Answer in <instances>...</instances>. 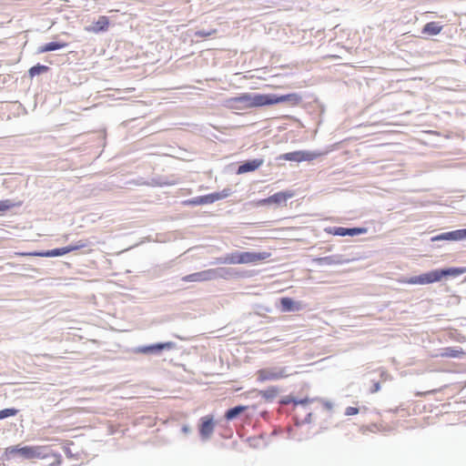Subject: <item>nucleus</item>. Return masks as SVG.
Masks as SVG:
<instances>
[{"label": "nucleus", "instance_id": "nucleus-1", "mask_svg": "<svg viewBox=\"0 0 466 466\" xmlns=\"http://www.w3.org/2000/svg\"><path fill=\"white\" fill-rule=\"evenodd\" d=\"M300 102L301 96L297 93H290L287 95L242 93L239 96L231 97L228 100L229 107L239 110L271 106L279 103L296 106Z\"/></svg>", "mask_w": 466, "mask_h": 466}, {"label": "nucleus", "instance_id": "nucleus-2", "mask_svg": "<svg viewBox=\"0 0 466 466\" xmlns=\"http://www.w3.org/2000/svg\"><path fill=\"white\" fill-rule=\"evenodd\" d=\"M270 256L268 252L235 251L223 258L225 264H251L267 259Z\"/></svg>", "mask_w": 466, "mask_h": 466}, {"label": "nucleus", "instance_id": "nucleus-3", "mask_svg": "<svg viewBox=\"0 0 466 466\" xmlns=\"http://www.w3.org/2000/svg\"><path fill=\"white\" fill-rule=\"evenodd\" d=\"M6 456L11 459L15 456H20L24 459H33V458H40L41 457V448L40 447H32V446H10L5 450Z\"/></svg>", "mask_w": 466, "mask_h": 466}, {"label": "nucleus", "instance_id": "nucleus-4", "mask_svg": "<svg viewBox=\"0 0 466 466\" xmlns=\"http://www.w3.org/2000/svg\"><path fill=\"white\" fill-rule=\"evenodd\" d=\"M321 152L298 150L279 155L277 159L292 162L311 161L321 156Z\"/></svg>", "mask_w": 466, "mask_h": 466}, {"label": "nucleus", "instance_id": "nucleus-5", "mask_svg": "<svg viewBox=\"0 0 466 466\" xmlns=\"http://www.w3.org/2000/svg\"><path fill=\"white\" fill-rule=\"evenodd\" d=\"M174 347L175 343L172 341L157 342L147 346H138L134 349V352L145 355H159L163 350H169Z\"/></svg>", "mask_w": 466, "mask_h": 466}, {"label": "nucleus", "instance_id": "nucleus-6", "mask_svg": "<svg viewBox=\"0 0 466 466\" xmlns=\"http://www.w3.org/2000/svg\"><path fill=\"white\" fill-rule=\"evenodd\" d=\"M289 376L288 370L285 367L261 369L258 371V380H278Z\"/></svg>", "mask_w": 466, "mask_h": 466}, {"label": "nucleus", "instance_id": "nucleus-7", "mask_svg": "<svg viewBox=\"0 0 466 466\" xmlns=\"http://www.w3.org/2000/svg\"><path fill=\"white\" fill-rule=\"evenodd\" d=\"M436 269L405 279L402 282L410 285H427L438 282Z\"/></svg>", "mask_w": 466, "mask_h": 466}, {"label": "nucleus", "instance_id": "nucleus-8", "mask_svg": "<svg viewBox=\"0 0 466 466\" xmlns=\"http://www.w3.org/2000/svg\"><path fill=\"white\" fill-rule=\"evenodd\" d=\"M466 239V228L442 232L431 237V241H461Z\"/></svg>", "mask_w": 466, "mask_h": 466}, {"label": "nucleus", "instance_id": "nucleus-9", "mask_svg": "<svg viewBox=\"0 0 466 466\" xmlns=\"http://www.w3.org/2000/svg\"><path fill=\"white\" fill-rule=\"evenodd\" d=\"M294 193L291 191H279L267 198L258 201L259 206H267L271 204L280 205L286 203L289 198H291Z\"/></svg>", "mask_w": 466, "mask_h": 466}, {"label": "nucleus", "instance_id": "nucleus-10", "mask_svg": "<svg viewBox=\"0 0 466 466\" xmlns=\"http://www.w3.org/2000/svg\"><path fill=\"white\" fill-rule=\"evenodd\" d=\"M329 232L333 234L334 236L354 237V236H358V235L366 233L367 228H360V227H354V228L333 227V228H329Z\"/></svg>", "mask_w": 466, "mask_h": 466}, {"label": "nucleus", "instance_id": "nucleus-11", "mask_svg": "<svg viewBox=\"0 0 466 466\" xmlns=\"http://www.w3.org/2000/svg\"><path fill=\"white\" fill-rule=\"evenodd\" d=\"M109 27V18L106 15H100L97 21L92 25L86 26L85 30L94 34H100L106 32Z\"/></svg>", "mask_w": 466, "mask_h": 466}, {"label": "nucleus", "instance_id": "nucleus-12", "mask_svg": "<svg viewBox=\"0 0 466 466\" xmlns=\"http://www.w3.org/2000/svg\"><path fill=\"white\" fill-rule=\"evenodd\" d=\"M264 160L262 158L248 159L238 165L236 173L238 175L252 172L262 166Z\"/></svg>", "mask_w": 466, "mask_h": 466}, {"label": "nucleus", "instance_id": "nucleus-13", "mask_svg": "<svg viewBox=\"0 0 466 466\" xmlns=\"http://www.w3.org/2000/svg\"><path fill=\"white\" fill-rule=\"evenodd\" d=\"M314 261L319 266H332V265H341L349 260L344 259L341 255H331L327 257H320L314 259Z\"/></svg>", "mask_w": 466, "mask_h": 466}, {"label": "nucleus", "instance_id": "nucleus-14", "mask_svg": "<svg viewBox=\"0 0 466 466\" xmlns=\"http://www.w3.org/2000/svg\"><path fill=\"white\" fill-rule=\"evenodd\" d=\"M20 256H33V257H43V258H53V257H60L64 256V248H56L49 250L43 251H33V252H22L18 253Z\"/></svg>", "mask_w": 466, "mask_h": 466}, {"label": "nucleus", "instance_id": "nucleus-15", "mask_svg": "<svg viewBox=\"0 0 466 466\" xmlns=\"http://www.w3.org/2000/svg\"><path fill=\"white\" fill-rule=\"evenodd\" d=\"M466 272V268H437L436 273L438 277V280L441 281L443 278L452 277L456 278L461 274Z\"/></svg>", "mask_w": 466, "mask_h": 466}, {"label": "nucleus", "instance_id": "nucleus-16", "mask_svg": "<svg viewBox=\"0 0 466 466\" xmlns=\"http://www.w3.org/2000/svg\"><path fill=\"white\" fill-rule=\"evenodd\" d=\"M279 306L282 312H296L301 309V304L289 297L279 299Z\"/></svg>", "mask_w": 466, "mask_h": 466}, {"label": "nucleus", "instance_id": "nucleus-17", "mask_svg": "<svg viewBox=\"0 0 466 466\" xmlns=\"http://www.w3.org/2000/svg\"><path fill=\"white\" fill-rule=\"evenodd\" d=\"M279 393V389L276 386H271L265 390H253L250 391V394L255 395L256 397L261 396L266 401L270 402L278 396Z\"/></svg>", "mask_w": 466, "mask_h": 466}, {"label": "nucleus", "instance_id": "nucleus-18", "mask_svg": "<svg viewBox=\"0 0 466 466\" xmlns=\"http://www.w3.org/2000/svg\"><path fill=\"white\" fill-rule=\"evenodd\" d=\"M233 193L232 189L229 187H226L219 192H213L210 194H206V204H212L218 200L224 199Z\"/></svg>", "mask_w": 466, "mask_h": 466}, {"label": "nucleus", "instance_id": "nucleus-19", "mask_svg": "<svg viewBox=\"0 0 466 466\" xmlns=\"http://www.w3.org/2000/svg\"><path fill=\"white\" fill-rule=\"evenodd\" d=\"M67 46H68V44L66 42L53 41V42H49V43H46V44L39 46L37 49V53L41 54V53L52 52V51H56V50L64 48Z\"/></svg>", "mask_w": 466, "mask_h": 466}, {"label": "nucleus", "instance_id": "nucleus-20", "mask_svg": "<svg viewBox=\"0 0 466 466\" xmlns=\"http://www.w3.org/2000/svg\"><path fill=\"white\" fill-rule=\"evenodd\" d=\"M464 354L465 353L461 348L447 347L442 349L441 356L444 358L461 359L464 356Z\"/></svg>", "mask_w": 466, "mask_h": 466}, {"label": "nucleus", "instance_id": "nucleus-21", "mask_svg": "<svg viewBox=\"0 0 466 466\" xmlns=\"http://www.w3.org/2000/svg\"><path fill=\"white\" fill-rule=\"evenodd\" d=\"M247 409H248V406L237 405L235 407H232V408L227 410L224 417L227 420H233L238 416H239L243 411H245Z\"/></svg>", "mask_w": 466, "mask_h": 466}, {"label": "nucleus", "instance_id": "nucleus-22", "mask_svg": "<svg viewBox=\"0 0 466 466\" xmlns=\"http://www.w3.org/2000/svg\"><path fill=\"white\" fill-rule=\"evenodd\" d=\"M442 26L439 25L437 22H429L427 23L422 29V33L428 34L430 35H436L441 33Z\"/></svg>", "mask_w": 466, "mask_h": 466}, {"label": "nucleus", "instance_id": "nucleus-23", "mask_svg": "<svg viewBox=\"0 0 466 466\" xmlns=\"http://www.w3.org/2000/svg\"><path fill=\"white\" fill-rule=\"evenodd\" d=\"M49 69L50 68L47 66L36 64L30 67V69L28 70V75L31 78H33L36 76L47 73Z\"/></svg>", "mask_w": 466, "mask_h": 466}, {"label": "nucleus", "instance_id": "nucleus-24", "mask_svg": "<svg viewBox=\"0 0 466 466\" xmlns=\"http://www.w3.org/2000/svg\"><path fill=\"white\" fill-rule=\"evenodd\" d=\"M215 427L214 418L212 415L206 416V440L213 432Z\"/></svg>", "mask_w": 466, "mask_h": 466}, {"label": "nucleus", "instance_id": "nucleus-25", "mask_svg": "<svg viewBox=\"0 0 466 466\" xmlns=\"http://www.w3.org/2000/svg\"><path fill=\"white\" fill-rule=\"evenodd\" d=\"M18 410L15 408H6L0 410V420L15 416L18 413Z\"/></svg>", "mask_w": 466, "mask_h": 466}, {"label": "nucleus", "instance_id": "nucleus-26", "mask_svg": "<svg viewBox=\"0 0 466 466\" xmlns=\"http://www.w3.org/2000/svg\"><path fill=\"white\" fill-rule=\"evenodd\" d=\"M204 272H197L184 277V281H200L203 279Z\"/></svg>", "mask_w": 466, "mask_h": 466}, {"label": "nucleus", "instance_id": "nucleus-27", "mask_svg": "<svg viewBox=\"0 0 466 466\" xmlns=\"http://www.w3.org/2000/svg\"><path fill=\"white\" fill-rule=\"evenodd\" d=\"M152 184L162 187V186L173 185V184H175V182L173 180L170 181L166 178H157V179L153 178Z\"/></svg>", "mask_w": 466, "mask_h": 466}, {"label": "nucleus", "instance_id": "nucleus-28", "mask_svg": "<svg viewBox=\"0 0 466 466\" xmlns=\"http://www.w3.org/2000/svg\"><path fill=\"white\" fill-rule=\"evenodd\" d=\"M13 207H14V204L9 199L0 201V212L6 211Z\"/></svg>", "mask_w": 466, "mask_h": 466}, {"label": "nucleus", "instance_id": "nucleus-29", "mask_svg": "<svg viewBox=\"0 0 466 466\" xmlns=\"http://www.w3.org/2000/svg\"><path fill=\"white\" fill-rule=\"evenodd\" d=\"M186 203H188L191 205H202V204H204V196H198L195 198L186 201Z\"/></svg>", "mask_w": 466, "mask_h": 466}, {"label": "nucleus", "instance_id": "nucleus-30", "mask_svg": "<svg viewBox=\"0 0 466 466\" xmlns=\"http://www.w3.org/2000/svg\"><path fill=\"white\" fill-rule=\"evenodd\" d=\"M359 413V408H356V407H348L346 408L345 410V415L346 416H352V415H356Z\"/></svg>", "mask_w": 466, "mask_h": 466}, {"label": "nucleus", "instance_id": "nucleus-31", "mask_svg": "<svg viewBox=\"0 0 466 466\" xmlns=\"http://www.w3.org/2000/svg\"><path fill=\"white\" fill-rule=\"evenodd\" d=\"M199 436L204 440V417L200 418L198 422Z\"/></svg>", "mask_w": 466, "mask_h": 466}, {"label": "nucleus", "instance_id": "nucleus-32", "mask_svg": "<svg viewBox=\"0 0 466 466\" xmlns=\"http://www.w3.org/2000/svg\"><path fill=\"white\" fill-rule=\"evenodd\" d=\"M293 401H295V398L290 397V396H286L280 400L279 403L281 405H288V404L293 403Z\"/></svg>", "mask_w": 466, "mask_h": 466}, {"label": "nucleus", "instance_id": "nucleus-33", "mask_svg": "<svg viewBox=\"0 0 466 466\" xmlns=\"http://www.w3.org/2000/svg\"><path fill=\"white\" fill-rule=\"evenodd\" d=\"M63 248H64V253H65V255H66V254H67V253H69V252L78 250V249H77V247H76V246H75L74 244L68 245V246H66V247H63Z\"/></svg>", "mask_w": 466, "mask_h": 466}, {"label": "nucleus", "instance_id": "nucleus-34", "mask_svg": "<svg viewBox=\"0 0 466 466\" xmlns=\"http://www.w3.org/2000/svg\"><path fill=\"white\" fill-rule=\"evenodd\" d=\"M309 398H304V399H296V398H295V401H293V403H294L295 405H299V404H300V405H305V404H307V403H309Z\"/></svg>", "mask_w": 466, "mask_h": 466}, {"label": "nucleus", "instance_id": "nucleus-35", "mask_svg": "<svg viewBox=\"0 0 466 466\" xmlns=\"http://www.w3.org/2000/svg\"><path fill=\"white\" fill-rule=\"evenodd\" d=\"M380 390V383L379 381L374 382L371 389L370 393H376Z\"/></svg>", "mask_w": 466, "mask_h": 466}, {"label": "nucleus", "instance_id": "nucleus-36", "mask_svg": "<svg viewBox=\"0 0 466 466\" xmlns=\"http://www.w3.org/2000/svg\"><path fill=\"white\" fill-rule=\"evenodd\" d=\"M75 246L77 247V249H80V248H86L87 247V242L86 240H78L76 244H74Z\"/></svg>", "mask_w": 466, "mask_h": 466}, {"label": "nucleus", "instance_id": "nucleus-37", "mask_svg": "<svg viewBox=\"0 0 466 466\" xmlns=\"http://www.w3.org/2000/svg\"><path fill=\"white\" fill-rule=\"evenodd\" d=\"M205 276H206V279H210L214 276V271L213 270H206Z\"/></svg>", "mask_w": 466, "mask_h": 466}, {"label": "nucleus", "instance_id": "nucleus-38", "mask_svg": "<svg viewBox=\"0 0 466 466\" xmlns=\"http://www.w3.org/2000/svg\"><path fill=\"white\" fill-rule=\"evenodd\" d=\"M311 416H312V414L310 412L308 413L307 416L304 419V422L310 423L311 422Z\"/></svg>", "mask_w": 466, "mask_h": 466}, {"label": "nucleus", "instance_id": "nucleus-39", "mask_svg": "<svg viewBox=\"0 0 466 466\" xmlns=\"http://www.w3.org/2000/svg\"><path fill=\"white\" fill-rule=\"evenodd\" d=\"M233 270V268H220V271H222L224 274H231L230 272Z\"/></svg>", "mask_w": 466, "mask_h": 466}, {"label": "nucleus", "instance_id": "nucleus-40", "mask_svg": "<svg viewBox=\"0 0 466 466\" xmlns=\"http://www.w3.org/2000/svg\"><path fill=\"white\" fill-rule=\"evenodd\" d=\"M182 431L185 432V433H187V432L190 431V428L188 426H187V425H184L182 427Z\"/></svg>", "mask_w": 466, "mask_h": 466}, {"label": "nucleus", "instance_id": "nucleus-41", "mask_svg": "<svg viewBox=\"0 0 466 466\" xmlns=\"http://www.w3.org/2000/svg\"><path fill=\"white\" fill-rule=\"evenodd\" d=\"M324 405H325V407L328 410H331L332 409V403L331 402L326 401Z\"/></svg>", "mask_w": 466, "mask_h": 466}, {"label": "nucleus", "instance_id": "nucleus-42", "mask_svg": "<svg viewBox=\"0 0 466 466\" xmlns=\"http://www.w3.org/2000/svg\"><path fill=\"white\" fill-rule=\"evenodd\" d=\"M214 47L206 43V50L213 49Z\"/></svg>", "mask_w": 466, "mask_h": 466}, {"label": "nucleus", "instance_id": "nucleus-43", "mask_svg": "<svg viewBox=\"0 0 466 466\" xmlns=\"http://www.w3.org/2000/svg\"><path fill=\"white\" fill-rule=\"evenodd\" d=\"M60 464V461H57L56 463H51L50 466H55V465H59Z\"/></svg>", "mask_w": 466, "mask_h": 466}, {"label": "nucleus", "instance_id": "nucleus-44", "mask_svg": "<svg viewBox=\"0 0 466 466\" xmlns=\"http://www.w3.org/2000/svg\"><path fill=\"white\" fill-rule=\"evenodd\" d=\"M6 265L10 266V267H14L15 266L14 263H11V262H8Z\"/></svg>", "mask_w": 466, "mask_h": 466}, {"label": "nucleus", "instance_id": "nucleus-45", "mask_svg": "<svg viewBox=\"0 0 466 466\" xmlns=\"http://www.w3.org/2000/svg\"><path fill=\"white\" fill-rule=\"evenodd\" d=\"M211 35V33H209V32H206L205 36H206V37H208V35Z\"/></svg>", "mask_w": 466, "mask_h": 466}, {"label": "nucleus", "instance_id": "nucleus-46", "mask_svg": "<svg viewBox=\"0 0 466 466\" xmlns=\"http://www.w3.org/2000/svg\"><path fill=\"white\" fill-rule=\"evenodd\" d=\"M198 34L199 35H204V32H201V31L198 32Z\"/></svg>", "mask_w": 466, "mask_h": 466}, {"label": "nucleus", "instance_id": "nucleus-47", "mask_svg": "<svg viewBox=\"0 0 466 466\" xmlns=\"http://www.w3.org/2000/svg\"><path fill=\"white\" fill-rule=\"evenodd\" d=\"M32 271H37L35 268H29Z\"/></svg>", "mask_w": 466, "mask_h": 466}]
</instances>
